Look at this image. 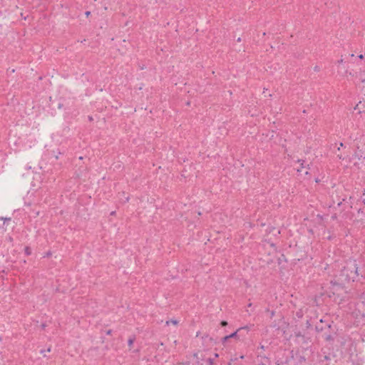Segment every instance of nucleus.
<instances>
[{"label": "nucleus", "instance_id": "1", "mask_svg": "<svg viewBox=\"0 0 365 365\" xmlns=\"http://www.w3.org/2000/svg\"><path fill=\"white\" fill-rule=\"evenodd\" d=\"M240 329H238L237 331L231 334L230 335H228V336H225L223 339H222V342L225 343V341H227L230 338H234V337H237V331H240Z\"/></svg>", "mask_w": 365, "mask_h": 365}, {"label": "nucleus", "instance_id": "4", "mask_svg": "<svg viewBox=\"0 0 365 365\" xmlns=\"http://www.w3.org/2000/svg\"><path fill=\"white\" fill-rule=\"evenodd\" d=\"M207 363H208L210 365H212V364H213V361H212V359H207Z\"/></svg>", "mask_w": 365, "mask_h": 365}, {"label": "nucleus", "instance_id": "7", "mask_svg": "<svg viewBox=\"0 0 365 365\" xmlns=\"http://www.w3.org/2000/svg\"><path fill=\"white\" fill-rule=\"evenodd\" d=\"M129 345H131L133 344V340H129Z\"/></svg>", "mask_w": 365, "mask_h": 365}, {"label": "nucleus", "instance_id": "6", "mask_svg": "<svg viewBox=\"0 0 365 365\" xmlns=\"http://www.w3.org/2000/svg\"><path fill=\"white\" fill-rule=\"evenodd\" d=\"M364 56H365V54L364 55L360 54L358 57L359 59H363L364 58Z\"/></svg>", "mask_w": 365, "mask_h": 365}, {"label": "nucleus", "instance_id": "5", "mask_svg": "<svg viewBox=\"0 0 365 365\" xmlns=\"http://www.w3.org/2000/svg\"><path fill=\"white\" fill-rule=\"evenodd\" d=\"M227 324V322H225V321H222V322H221V325H222V326H223V327H224V326H226Z\"/></svg>", "mask_w": 365, "mask_h": 365}, {"label": "nucleus", "instance_id": "3", "mask_svg": "<svg viewBox=\"0 0 365 365\" xmlns=\"http://www.w3.org/2000/svg\"><path fill=\"white\" fill-rule=\"evenodd\" d=\"M24 253L29 256L31 255V249L29 247H26L24 248Z\"/></svg>", "mask_w": 365, "mask_h": 365}, {"label": "nucleus", "instance_id": "8", "mask_svg": "<svg viewBox=\"0 0 365 365\" xmlns=\"http://www.w3.org/2000/svg\"><path fill=\"white\" fill-rule=\"evenodd\" d=\"M197 365H203V364L200 361H197Z\"/></svg>", "mask_w": 365, "mask_h": 365}, {"label": "nucleus", "instance_id": "2", "mask_svg": "<svg viewBox=\"0 0 365 365\" xmlns=\"http://www.w3.org/2000/svg\"><path fill=\"white\" fill-rule=\"evenodd\" d=\"M346 74L347 76H351L352 78H356L358 76L357 72L354 71L353 70H351V71L346 70Z\"/></svg>", "mask_w": 365, "mask_h": 365}]
</instances>
